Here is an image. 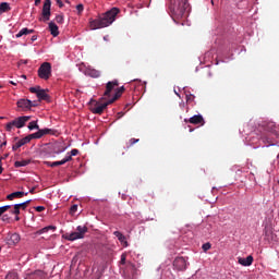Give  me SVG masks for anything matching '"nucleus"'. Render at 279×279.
Returning a JSON list of instances; mask_svg holds the SVG:
<instances>
[{
  "label": "nucleus",
  "instance_id": "nucleus-1",
  "mask_svg": "<svg viewBox=\"0 0 279 279\" xmlns=\"http://www.w3.org/2000/svg\"><path fill=\"white\" fill-rule=\"evenodd\" d=\"M189 0H171L170 1V16L177 25H184V19L189 16Z\"/></svg>",
  "mask_w": 279,
  "mask_h": 279
},
{
  "label": "nucleus",
  "instance_id": "nucleus-2",
  "mask_svg": "<svg viewBox=\"0 0 279 279\" xmlns=\"http://www.w3.org/2000/svg\"><path fill=\"white\" fill-rule=\"evenodd\" d=\"M121 12L119 8H112L111 10L107 11L106 13L101 14L97 19L89 20V27L90 29H104V27H110L113 21H117V15Z\"/></svg>",
  "mask_w": 279,
  "mask_h": 279
},
{
  "label": "nucleus",
  "instance_id": "nucleus-3",
  "mask_svg": "<svg viewBox=\"0 0 279 279\" xmlns=\"http://www.w3.org/2000/svg\"><path fill=\"white\" fill-rule=\"evenodd\" d=\"M86 232H88V227L78 226L76 227V231L63 234V239H65V241H77L78 239H84Z\"/></svg>",
  "mask_w": 279,
  "mask_h": 279
},
{
  "label": "nucleus",
  "instance_id": "nucleus-4",
  "mask_svg": "<svg viewBox=\"0 0 279 279\" xmlns=\"http://www.w3.org/2000/svg\"><path fill=\"white\" fill-rule=\"evenodd\" d=\"M31 119H32L31 116L19 117L16 119H14L13 121L7 123L5 130H7V132H12V130H14V128H17V130H21V128H25V124Z\"/></svg>",
  "mask_w": 279,
  "mask_h": 279
},
{
  "label": "nucleus",
  "instance_id": "nucleus-5",
  "mask_svg": "<svg viewBox=\"0 0 279 279\" xmlns=\"http://www.w3.org/2000/svg\"><path fill=\"white\" fill-rule=\"evenodd\" d=\"M38 77L40 80H49L51 77V63L44 62L38 69Z\"/></svg>",
  "mask_w": 279,
  "mask_h": 279
},
{
  "label": "nucleus",
  "instance_id": "nucleus-6",
  "mask_svg": "<svg viewBox=\"0 0 279 279\" xmlns=\"http://www.w3.org/2000/svg\"><path fill=\"white\" fill-rule=\"evenodd\" d=\"M16 106L17 108H21V110H32V108H36V106H38V102L22 98L17 100Z\"/></svg>",
  "mask_w": 279,
  "mask_h": 279
},
{
  "label": "nucleus",
  "instance_id": "nucleus-7",
  "mask_svg": "<svg viewBox=\"0 0 279 279\" xmlns=\"http://www.w3.org/2000/svg\"><path fill=\"white\" fill-rule=\"evenodd\" d=\"M173 267H175L178 271H185V269L189 267V263L184 257H177L173 262Z\"/></svg>",
  "mask_w": 279,
  "mask_h": 279
},
{
  "label": "nucleus",
  "instance_id": "nucleus-8",
  "mask_svg": "<svg viewBox=\"0 0 279 279\" xmlns=\"http://www.w3.org/2000/svg\"><path fill=\"white\" fill-rule=\"evenodd\" d=\"M117 86H119L118 80L109 81L106 84V90L104 93V98L106 99V98L110 97V93H112Z\"/></svg>",
  "mask_w": 279,
  "mask_h": 279
},
{
  "label": "nucleus",
  "instance_id": "nucleus-9",
  "mask_svg": "<svg viewBox=\"0 0 279 279\" xmlns=\"http://www.w3.org/2000/svg\"><path fill=\"white\" fill-rule=\"evenodd\" d=\"M41 14L44 21H49L51 16V0H45Z\"/></svg>",
  "mask_w": 279,
  "mask_h": 279
},
{
  "label": "nucleus",
  "instance_id": "nucleus-10",
  "mask_svg": "<svg viewBox=\"0 0 279 279\" xmlns=\"http://www.w3.org/2000/svg\"><path fill=\"white\" fill-rule=\"evenodd\" d=\"M34 140L32 134L27 135L26 137L19 140L13 146V151H16V149H20V147H23V145H27V143H31Z\"/></svg>",
  "mask_w": 279,
  "mask_h": 279
},
{
  "label": "nucleus",
  "instance_id": "nucleus-11",
  "mask_svg": "<svg viewBox=\"0 0 279 279\" xmlns=\"http://www.w3.org/2000/svg\"><path fill=\"white\" fill-rule=\"evenodd\" d=\"M110 104L111 102H109V100L104 104L96 102L95 106L92 108V112L94 114H101L104 112V110H106V108H108V106H110Z\"/></svg>",
  "mask_w": 279,
  "mask_h": 279
},
{
  "label": "nucleus",
  "instance_id": "nucleus-12",
  "mask_svg": "<svg viewBox=\"0 0 279 279\" xmlns=\"http://www.w3.org/2000/svg\"><path fill=\"white\" fill-rule=\"evenodd\" d=\"M184 122L191 123L192 125H204V117H202V114H196L190 119H185Z\"/></svg>",
  "mask_w": 279,
  "mask_h": 279
},
{
  "label": "nucleus",
  "instance_id": "nucleus-13",
  "mask_svg": "<svg viewBox=\"0 0 279 279\" xmlns=\"http://www.w3.org/2000/svg\"><path fill=\"white\" fill-rule=\"evenodd\" d=\"M238 263L239 265H242V267H250L252 266V263H254V257L252 255H248L246 258L239 257Z\"/></svg>",
  "mask_w": 279,
  "mask_h": 279
},
{
  "label": "nucleus",
  "instance_id": "nucleus-14",
  "mask_svg": "<svg viewBox=\"0 0 279 279\" xmlns=\"http://www.w3.org/2000/svg\"><path fill=\"white\" fill-rule=\"evenodd\" d=\"M46 275L43 270H35L34 272L27 274L25 279H45Z\"/></svg>",
  "mask_w": 279,
  "mask_h": 279
},
{
  "label": "nucleus",
  "instance_id": "nucleus-15",
  "mask_svg": "<svg viewBox=\"0 0 279 279\" xmlns=\"http://www.w3.org/2000/svg\"><path fill=\"white\" fill-rule=\"evenodd\" d=\"M37 97L39 101H49V94H47V89H41L40 86H38Z\"/></svg>",
  "mask_w": 279,
  "mask_h": 279
},
{
  "label": "nucleus",
  "instance_id": "nucleus-16",
  "mask_svg": "<svg viewBox=\"0 0 279 279\" xmlns=\"http://www.w3.org/2000/svg\"><path fill=\"white\" fill-rule=\"evenodd\" d=\"M51 129L38 130L36 133L31 134V136H33V138H43V136L51 134Z\"/></svg>",
  "mask_w": 279,
  "mask_h": 279
},
{
  "label": "nucleus",
  "instance_id": "nucleus-17",
  "mask_svg": "<svg viewBox=\"0 0 279 279\" xmlns=\"http://www.w3.org/2000/svg\"><path fill=\"white\" fill-rule=\"evenodd\" d=\"M25 195H27L25 192H13L7 196V199L12 202V199H21L22 197H25Z\"/></svg>",
  "mask_w": 279,
  "mask_h": 279
},
{
  "label": "nucleus",
  "instance_id": "nucleus-18",
  "mask_svg": "<svg viewBox=\"0 0 279 279\" xmlns=\"http://www.w3.org/2000/svg\"><path fill=\"white\" fill-rule=\"evenodd\" d=\"M48 27H49V32H50L51 36H53L54 38L60 35V31H59L58 25L56 23L50 22L48 24Z\"/></svg>",
  "mask_w": 279,
  "mask_h": 279
},
{
  "label": "nucleus",
  "instance_id": "nucleus-19",
  "mask_svg": "<svg viewBox=\"0 0 279 279\" xmlns=\"http://www.w3.org/2000/svg\"><path fill=\"white\" fill-rule=\"evenodd\" d=\"M21 241V235L19 233H11L9 235V245H16Z\"/></svg>",
  "mask_w": 279,
  "mask_h": 279
},
{
  "label": "nucleus",
  "instance_id": "nucleus-20",
  "mask_svg": "<svg viewBox=\"0 0 279 279\" xmlns=\"http://www.w3.org/2000/svg\"><path fill=\"white\" fill-rule=\"evenodd\" d=\"M86 75H88L89 77L97 78V77H100L101 72H99L98 70L89 68V69L86 70Z\"/></svg>",
  "mask_w": 279,
  "mask_h": 279
},
{
  "label": "nucleus",
  "instance_id": "nucleus-21",
  "mask_svg": "<svg viewBox=\"0 0 279 279\" xmlns=\"http://www.w3.org/2000/svg\"><path fill=\"white\" fill-rule=\"evenodd\" d=\"M113 234L117 236V239L120 241V243H124L125 247H128V240L121 231H114Z\"/></svg>",
  "mask_w": 279,
  "mask_h": 279
},
{
  "label": "nucleus",
  "instance_id": "nucleus-22",
  "mask_svg": "<svg viewBox=\"0 0 279 279\" xmlns=\"http://www.w3.org/2000/svg\"><path fill=\"white\" fill-rule=\"evenodd\" d=\"M10 10H12V8L10 7V3H8V2L0 3V14L10 12Z\"/></svg>",
  "mask_w": 279,
  "mask_h": 279
},
{
  "label": "nucleus",
  "instance_id": "nucleus-23",
  "mask_svg": "<svg viewBox=\"0 0 279 279\" xmlns=\"http://www.w3.org/2000/svg\"><path fill=\"white\" fill-rule=\"evenodd\" d=\"M186 104H193L195 101V95L191 94V92L184 89Z\"/></svg>",
  "mask_w": 279,
  "mask_h": 279
},
{
  "label": "nucleus",
  "instance_id": "nucleus-24",
  "mask_svg": "<svg viewBox=\"0 0 279 279\" xmlns=\"http://www.w3.org/2000/svg\"><path fill=\"white\" fill-rule=\"evenodd\" d=\"M27 34H34V29L22 28V29L16 34V38H21L22 36H27Z\"/></svg>",
  "mask_w": 279,
  "mask_h": 279
},
{
  "label": "nucleus",
  "instance_id": "nucleus-25",
  "mask_svg": "<svg viewBox=\"0 0 279 279\" xmlns=\"http://www.w3.org/2000/svg\"><path fill=\"white\" fill-rule=\"evenodd\" d=\"M32 162L31 159H23L21 161H15L14 167L20 168V167H27Z\"/></svg>",
  "mask_w": 279,
  "mask_h": 279
},
{
  "label": "nucleus",
  "instance_id": "nucleus-26",
  "mask_svg": "<svg viewBox=\"0 0 279 279\" xmlns=\"http://www.w3.org/2000/svg\"><path fill=\"white\" fill-rule=\"evenodd\" d=\"M45 165L47 166V167H60V166H62V165H64V161L63 160H60V161H53V162H51V161H45Z\"/></svg>",
  "mask_w": 279,
  "mask_h": 279
},
{
  "label": "nucleus",
  "instance_id": "nucleus-27",
  "mask_svg": "<svg viewBox=\"0 0 279 279\" xmlns=\"http://www.w3.org/2000/svg\"><path fill=\"white\" fill-rule=\"evenodd\" d=\"M121 95H123L122 92H120V89L117 88L114 96L111 99H109V104H114V101H117V99H119Z\"/></svg>",
  "mask_w": 279,
  "mask_h": 279
},
{
  "label": "nucleus",
  "instance_id": "nucleus-28",
  "mask_svg": "<svg viewBox=\"0 0 279 279\" xmlns=\"http://www.w3.org/2000/svg\"><path fill=\"white\" fill-rule=\"evenodd\" d=\"M29 204H32V201L31 199H28V201H26V202H24V203H20V204H15V205H17V207H19V209L21 210H26V208H27V206H29Z\"/></svg>",
  "mask_w": 279,
  "mask_h": 279
},
{
  "label": "nucleus",
  "instance_id": "nucleus-29",
  "mask_svg": "<svg viewBox=\"0 0 279 279\" xmlns=\"http://www.w3.org/2000/svg\"><path fill=\"white\" fill-rule=\"evenodd\" d=\"M28 130H40V126L38 125V121H32L28 123Z\"/></svg>",
  "mask_w": 279,
  "mask_h": 279
},
{
  "label": "nucleus",
  "instance_id": "nucleus-30",
  "mask_svg": "<svg viewBox=\"0 0 279 279\" xmlns=\"http://www.w3.org/2000/svg\"><path fill=\"white\" fill-rule=\"evenodd\" d=\"M5 279H20L19 278V272L11 271L5 276Z\"/></svg>",
  "mask_w": 279,
  "mask_h": 279
},
{
  "label": "nucleus",
  "instance_id": "nucleus-31",
  "mask_svg": "<svg viewBox=\"0 0 279 279\" xmlns=\"http://www.w3.org/2000/svg\"><path fill=\"white\" fill-rule=\"evenodd\" d=\"M141 140L138 138H131L129 141V143L126 144V148L130 149V147H132L133 145H136V143H138Z\"/></svg>",
  "mask_w": 279,
  "mask_h": 279
},
{
  "label": "nucleus",
  "instance_id": "nucleus-32",
  "mask_svg": "<svg viewBox=\"0 0 279 279\" xmlns=\"http://www.w3.org/2000/svg\"><path fill=\"white\" fill-rule=\"evenodd\" d=\"M10 208H12V205H5L0 207V217L3 215V213H8V210H10Z\"/></svg>",
  "mask_w": 279,
  "mask_h": 279
},
{
  "label": "nucleus",
  "instance_id": "nucleus-33",
  "mask_svg": "<svg viewBox=\"0 0 279 279\" xmlns=\"http://www.w3.org/2000/svg\"><path fill=\"white\" fill-rule=\"evenodd\" d=\"M62 160H63V165H66V162H71V160H73V156L70 153H68Z\"/></svg>",
  "mask_w": 279,
  "mask_h": 279
},
{
  "label": "nucleus",
  "instance_id": "nucleus-34",
  "mask_svg": "<svg viewBox=\"0 0 279 279\" xmlns=\"http://www.w3.org/2000/svg\"><path fill=\"white\" fill-rule=\"evenodd\" d=\"M11 215H21V209L19 208V206L15 204L13 207V210H11Z\"/></svg>",
  "mask_w": 279,
  "mask_h": 279
},
{
  "label": "nucleus",
  "instance_id": "nucleus-35",
  "mask_svg": "<svg viewBox=\"0 0 279 279\" xmlns=\"http://www.w3.org/2000/svg\"><path fill=\"white\" fill-rule=\"evenodd\" d=\"M56 22L62 25L64 23V15L60 14L56 16Z\"/></svg>",
  "mask_w": 279,
  "mask_h": 279
},
{
  "label": "nucleus",
  "instance_id": "nucleus-36",
  "mask_svg": "<svg viewBox=\"0 0 279 279\" xmlns=\"http://www.w3.org/2000/svg\"><path fill=\"white\" fill-rule=\"evenodd\" d=\"M77 213V205H72L70 208V215H75Z\"/></svg>",
  "mask_w": 279,
  "mask_h": 279
},
{
  "label": "nucleus",
  "instance_id": "nucleus-37",
  "mask_svg": "<svg viewBox=\"0 0 279 279\" xmlns=\"http://www.w3.org/2000/svg\"><path fill=\"white\" fill-rule=\"evenodd\" d=\"M76 10H77L78 14L83 13L84 12V4H77Z\"/></svg>",
  "mask_w": 279,
  "mask_h": 279
},
{
  "label": "nucleus",
  "instance_id": "nucleus-38",
  "mask_svg": "<svg viewBox=\"0 0 279 279\" xmlns=\"http://www.w3.org/2000/svg\"><path fill=\"white\" fill-rule=\"evenodd\" d=\"M210 247H211L210 243L203 244L204 252H208V250H210Z\"/></svg>",
  "mask_w": 279,
  "mask_h": 279
},
{
  "label": "nucleus",
  "instance_id": "nucleus-39",
  "mask_svg": "<svg viewBox=\"0 0 279 279\" xmlns=\"http://www.w3.org/2000/svg\"><path fill=\"white\" fill-rule=\"evenodd\" d=\"M29 92L35 94V95H38V86L37 87H31Z\"/></svg>",
  "mask_w": 279,
  "mask_h": 279
},
{
  "label": "nucleus",
  "instance_id": "nucleus-40",
  "mask_svg": "<svg viewBox=\"0 0 279 279\" xmlns=\"http://www.w3.org/2000/svg\"><path fill=\"white\" fill-rule=\"evenodd\" d=\"M125 260H126V255H125V254H122V255H121L120 264H121V265H125Z\"/></svg>",
  "mask_w": 279,
  "mask_h": 279
},
{
  "label": "nucleus",
  "instance_id": "nucleus-41",
  "mask_svg": "<svg viewBox=\"0 0 279 279\" xmlns=\"http://www.w3.org/2000/svg\"><path fill=\"white\" fill-rule=\"evenodd\" d=\"M35 210L37 213H43L45 210V206H37V207H35Z\"/></svg>",
  "mask_w": 279,
  "mask_h": 279
},
{
  "label": "nucleus",
  "instance_id": "nucleus-42",
  "mask_svg": "<svg viewBox=\"0 0 279 279\" xmlns=\"http://www.w3.org/2000/svg\"><path fill=\"white\" fill-rule=\"evenodd\" d=\"M45 232H49V228L45 227L38 231V234H45Z\"/></svg>",
  "mask_w": 279,
  "mask_h": 279
},
{
  "label": "nucleus",
  "instance_id": "nucleus-43",
  "mask_svg": "<svg viewBox=\"0 0 279 279\" xmlns=\"http://www.w3.org/2000/svg\"><path fill=\"white\" fill-rule=\"evenodd\" d=\"M70 154L72 155V156H77V154H80V150L78 149H72L71 151H70Z\"/></svg>",
  "mask_w": 279,
  "mask_h": 279
},
{
  "label": "nucleus",
  "instance_id": "nucleus-44",
  "mask_svg": "<svg viewBox=\"0 0 279 279\" xmlns=\"http://www.w3.org/2000/svg\"><path fill=\"white\" fill-rule=\"evenodd\" d=\"M2 221L9 222V221H10V216H8V215H2Z\"/></svg>",
  "mask_w": 279,
  "mask_h": 279
},
{
  "label": "nucleus",
  "instance_id": "nucleus-45",
  "mask_svg": "<svg viewBox=\"0 0 279 279\" xmlns=\"http://www.w3.org/2000/svg\"><path fill=\"white\" fill-rule=\"evenodd\" d=\"M118 90H120V93H122V94L125 93V86L119 87Z\"/></svg>",
  "mask_w": 279,
  "mask_h": 279
},
{
  "label": "nucleus",
  "instance_id": "nucleus-46",
  "mask_svg": "<svg viewBox=\"0 0 279 279\" xmlns=\"http://www.w3.org/2000/svg\"><path fill=\"white\" fill-rule=\"evenodd\" d=\"M57 3L59 5V8H63V5H64L61 0H57Z\"/></svg>",
  "mask_w": 279,
  "mask_h": 279
},
{
  "label": "nucleus",
  "instance_id": "nucleus-47",
  "mask_svg": "<svg viewBox=\"0 0 279 279\" xmlns=\"http://www.w3.org/2000/svg\"><path fill=\"white\" fill-rule=\"evenodd\" d=\"M29 193H32V194L36 193V187H32V189L29 190Z\"/></svg>",
  "mask_w": 279,
  "mask_h": 279
},
{
  "label": "nucleus",
  "instance_id": "nucleus-48",
  "mask_svg": "<svg viewBox=\"0 0 279 279\" xmlns=\"http://www.w3.org/2000/svg\"><path fill=\"white\" fill-rule=\"evenodd\" d=\"M46 228H48V231H49V230H56V227H53V226H48V227H46Z\"/></svg>",
  "mask_w": 279,
  "mask_h": 279
},
{
  "label": "nucleus",
  "instance_id": "nucleus-49",
  "mask_svg": "<svg viewBox=\"0 0 279 279\" xmlns=\"http://www.w3.org/2000/svg\"><path fill=\"white\" fill-rule=\"evenodd\" d=\"M41 0H35V5H40Z\"/></svg>",
  "mask_w": 279,
  "mask_h": 279
},
{
  "label": "nucleus",
  "instance_id": "nucleus-50",
  "mask_svg": "<svg viewBox=\"0 0 279 279\" xmlns=\"http://www.w3.org/2000/svg\"><path fill=\"white\" fill-rule=\"evenodd\" d=\"M15 221H21V217H19V215L15 216Z\"/></svg>",
  "mask_w": 279,
  "mask_h": 279
},
{
  "label": "nucleus",
  "instance_id": "nucleus-51",
  "mask_svg": "<svg viewBox=\"0 0 279 279\" xmlns=\"http://www.w3.org/2000/svg\"><path fill=\"white\" fill-rule=\"evenodd\" d=\"M10 84H12L13 86H16V83H14V81H10Z\"/></svg>",
  "mask_w": 279,
  "mask_h": 279
},
{
  "label": "nucleus",
  "instance_id": "nucleus-52",
  "mask_svg": "<svg viewBox=\"0 0 279 279\" xmlns=\"http://www.w3.org/2000/svg\"><path fill=\"white\" fill-rule=\"evenodd\" d=\"M3 173V167L0 166V175Z\"/></svg>",
  "mask_w": 279,
  "mask_h": 279
},
{
  "label": "nucleus",
  "instance_id": "nucleus-53",
  "mask_svg": "<svg viewBox=\"0 0 279 279\" xmlns=\"http://www.w3.org/2000/svg\"><path fill=\"white\" fill-rule=\"evenodd\" d=\"M130 267H132V269H135V266H134V264H130Z\"/></svg>",
  "mask_w": 279,
  "mask_h": 279
},
{
  "label": "nucleus",
  "instance_id": "nucleus-54",
  "mask_svg": "<svg viewBox=\"0 0 279 279\" xmlns=\"http://www.w3.org/2000/svg\"><path fill=\"white\" fill-rule=\"evenodd\" d=\"M36 39H37V37H36V36H33V37H32V40H33V41H34V40H36Z\"/></svg>",
  "mask_w": 279,
  "mask_h": 279
},
{
  "label": "nucleus",
  "instance_id": "nucleus-55",
  "mask_svg": "<svg viewBox=\"0 0 279 279\" xmlns=\"http://www.w3.org/2000/svg\"><path fill=\"white\" fill-rule=\"evenodd\" d=\"M3 145H8V143H7V142H4V143L2 144V147H3Z\"/></svg>",
  "mask_w": 279,
  "mask_h": 279
},
{
  "label": "nucleus",
  "instance_id": "nucleus-56",
  "mask_svg": "<svg viewBox=\"0 0 279 279\" xmlns=\"http://www.w3.org/2000/svg\"><path fill=\"white\" fill-rule=\"evenodd\" d=\"M57 154H62V150L57 151Z\"/></svg>",
  "mask_w": 279,
  "mask_h": 279
},
{
  "label": "nucleus",
  "instance_id": "nucleus-57",
  "mask_svg": "<svg viewBox=\"0 0 279 279\" xmlns=\"http://www.w3.org/2000/svg\"><path fill=\"white\" fill-rule=\"evenodd\" d=\"M175 95H178V97H180V94H179V93H175Z\"/></svg>",
  "mask_w": 279,
  "mask_h": 279
},
{
  "label": "nucleus",
  "instance_id": "nucleus-58",
  "mask_svg": "<svg viewBox=\"0 0 279 279\" xmlns=\"http://www.w3.org/2000/svg\"><path fill=\"white\" fill-rule=\"evenodd\" d=\"M120 114V117H123V114L122 113H119Z\"/></svg>",
  "mask_w": 279,
  "mask_h": 279
},
{
  "label": "nucleus",
  "instance_id": "nucleus-59",
  "mask_svg": "<svg viewBox=\"0 0 279 279\" xmlns=\"http://www.w3.org/2000/svg\"><path fill=\"white\" fill-rule=\"evenodd\" d=\"M120 114V117H123V114L122 113H119Z\"/></svg>",
  "mask_w": 279,
  "mask_h": 279
},
{
  "label": "nucleus",
  "instance_id": "nucleus-60",
  "mask_svg": "<svg viewBox=\"0 0 279 279\" xmlns=\"http://www.w3.org/2000/svg\"><path fill=\"white\" fill-rule=\"evenodd\" d=\"M0 165H1V158H0Z\"/></svg>",
  "mask_w": 279,
  "mask_h": 279
},
{
  "label": "nucleus",
  "instance_id": "nucleus-61",
  "mask_svg": "<svg viewBox=\"0 0 279 279\" xmlns=\"http://www.w3.org/2000/svg\"><path fill=\"white\" fill-rule=\"evenodd\" d=\"M0 252H1V246H0Z\"/></svg>",
  "mask_w": 279,
  "mask_h": 279
},
{
  "label": "nucleus",
  "instance_id": "nucleus-62",
  "mask_svg": "<svg viewBox=\"0 0 279 279\" xmlns=\"http://www.w3.org/2000/svg\"><path fill=\"white\" fill-rule=\"evenodd\" d=\"M0 88H1V85H0Z\"/></svg>",
  "mask_w": 279,
  "mask_h": 279
}]
</instances>
